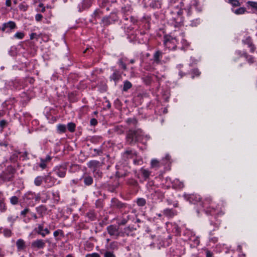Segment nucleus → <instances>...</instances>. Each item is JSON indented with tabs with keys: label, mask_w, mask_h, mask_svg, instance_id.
<instances>
[{
	"label": "nucleus",
	"mask_w": 257,
	"mask_h": 257,
	"mask_svg": "<svg viewBox=\"0 0 257 257\" xmlns=\"http://www.w3.org/2000/svg\"><path fill=\"white\" fill-rule=\"evenodd\" d=\"M144 134L141 129L129 130L126 135L125 141L127 144L134 145L138 142H143Z\"/></svg>",
	"instance_id": "1"
},
{
	"label": "nucleus",
	"mask_w": 257,
	"mask_h": 257,
	"mask_svg": "<svg viewBox=\"0 0 257 257\" xmlns=\"http://www.w3.org/2000/svg\"><path fill=\"white\" fill-rule=\"evenodd\" d=\"M16 169L12 166H8L0 175V179L5 182L12 181L16 173Z\"/></svg>",
	"instance_id": "2"
},
{
	"label": "nucleus",
	"mask_w": 257,
	"mask_h": 257,
	"mask_svg": "<svg viewBox=\"0 0 257 257\" xmlns=\"http://www.w3.org/2000/svg\"><path fill=\"white\" fill-rule=\"evenodd\" d=\"M34 230L36 233L41 235L43 237H45L47 234H49L50 233V231L48 228H44L43 223L42 224H39L37 227L35 228Z\"/></svg>",
	"instance_id": "3"
},
{
	"label": "nucleus",
	"mask_w": 257,
	"mask_h": 257,
	"mask_svg": "<svg viewBox=\"0 0 257 257\" xmlns=\"http://www.w3.org/2000/svg\"><path fill=\"white\" fill-rule=\"evenodd\" d=\"M106 229L109 234L115 236V238H117L119 236L120 232L118 227L114 225H110L107 227Z\"/></svg>",
	"instance_id": "4"
},
{
	"label": "nucleus",
	"mask_w": 257,
	"mask_h": 257,
	"mask_svg": "<svg viewBox=\"0 0 257 257\" xmlns=\"http://www.w3.org/2000/svg\"><path fill=\"white\" fill-rule=\"evenodd\" d=\"M46 245V242L44 240L39 239L32 242L31 246L34 249H43Z\"/></svg>",
	"instance_id": "5"
},
{
	"label": "nucleus",
	"mask_w": 257,
	"mask_h": 257,
	"mask_svg": "<svg viewBox=\"0 0 257 257\" xmlns=\"http://www.w3.org/2000/svg\"><path fill=\"white\" fill-rule=\"evenodd\" d=\"M67 168L65 166H60L55 168L54 172L60 177L63 178L65 176Z\"/></svg>",
	"instance_id": "6"
},
{
	"label": "nucleus",
	"mask_w": 257,
	"mask_h": 257,
	"mask_svg": "<svg viewBox=\"0 0 257 257\" xmlns=\"http://www.w3.org/2000/svg\"><path fill=\"white\" fill-rule=\"evenodd\" d=\"M44 181L47 184V187L50 188L54 185L56 179L51 176L50 175H48L44 177Z\"/></svg>",
	"instance_id": "7"
},
{
	"label": "nucleus",
	"mask_w": 257,
	"mask_h": 257,
	"mask_svg": "<svg viewBox=\"0 0 257 257\" xmlns=\"http://www.w3.org/2000/svg\"><path fill=\"white\" fill-rule=\"evenodd\" d=\"M111 206L113 207H116L117 208H124L126 207V205L125 204H124L119 201H118L116 198H114L112 199L111 200Z\"/></svg>",
	"instance_id": "8"
},
{
	"label": "nucleus",
	"mask_w": 257,
	"mask_h": 257,
	"mask_svg": "<svg viewBox=\"0 0 257 257\" xmlns=\"http://www.w3.org/2000/svg\"><path fill=\"white\" fill-rule=\"evenodd\" d=\"M121 77V76L119 72L117 70H115L112 74L110 76L109 79L110 81H113L114 82L115 85H116Z\"/></svg>",
	"instance_id": "9"
},
{
	"label": "nucleus",
	"mask_w": 257,
	"mask_h": 257,
	"mask_svg": "<svg viewBox=\"0 0 257 257\" xmlns=\"http://www.w3.org/2000/svg\"><path fill=\"white\" fill-rule=\"evenodd\" d=\"M16 246L18 251L23 250L26 247L25 241L22 239H19L16 242Z\"/></svg>",
	"instance_id": "10"
},
{
	"label": "nucleus",
	"mask_w": 257,
	"mask_h": 257,
	"mask_svg": "<svg viewBox=\"0 0 257 257\" xmlns=\"http://www.w3.org/2000/svg\"><path fill=\"white\" fill-rule=\"evenodd\" d=\"M163 213L166 216L169 217H173L175 215L177 214V213L176 211L173 210L172 209H169L167 208L163 211Z\"/></svg>",
	"instance_id": "11"
},
{
	"label": "nucleus",
	"mask_w": 257,
	"mask_h": 257,
	"mask_svg": "<svg viewBox=\"0 0 257 257\" xmlns=\"http://www.w3.org/2000/svg\"><path fill=\"white\" fill-rule=\"evenodd\" d=\"M135 153L132 150H126L123 154V158L124 160H127L129 159L133 158Z\"/></svg>",
	"instance_id": "12"
},
{
	"label": "nucleus",
	"mask_w": 257,
	"mask_h": 257,
	"mask_svg": "<svg viewBox=\"0 0 257 257\" xmlns=\"http://www.w3.org/2000/svg\"><path fill=\"white\" fill-rule=\"evenodd\" d=\"M162 56V53L160 51H156L153 56L154 61L156 63L159 64L160 62V59Z\"/></svg>",
	"instance_id": "13"
},
{
	"label": "nucleus",
	"mask_w": 257,
	"mask_h": 257,
	"mask_svg": "<svg viewBox=\"0 0 257 257\" xmlns=\"http://www.w3.org/2000/svg\"><path fill=\"white\" fill-rule=\"evenodd\" d=\"M161 163L156 159H153L151 161V165L152 168L158 169L161 166Z\"/></svg>",
	"instance_id": "14"
},
{
	"label": "nucleus",
	"mask_w": 257,
	"mask_h": 257,
	"mask_svg": "<svg viewBox=\"0 0 257 257\" xmlns=\"http://www.w3.org/2000/svg\"><path fill=\"white\" fill-rule=\"evenodd\" d=\"M88 0H84L81 2L78 6L79 12H81L86 8V4L88 3Z\"/></svg>",
	"instance_id": "15"
},
{
	"label": "nucleus",
	"mask_w": 257,
	"mask_h": 257,
	"mask_svg": "<svg viewBox=\"0 0 257 257\" xmlns=\"http://www.w3.org/2000/svg\"><path fill=\"white\" fill-rule=\"evenodd\" d=\"M231 11L232 12H233L236 15H241L245 13L246 11L245 8L243 7H240L239 8L236 10H234L233 9H231Z\"/></svg>",
	"instance_id": "16"
},
{
	"label": "nucleus",
	"mask_w": 257,
	"mask_h": 257,
	"mask_svg": "<svg viewBox=\"0 0 257 257\" xmlns=\"http://www.w3.org/2000/svg\"><path fill=\"white\" fill-rule=\"evenodd\" d=\"M99 164V162L96 160H92L88 163V167L90 168L95 169Z\"/></svg>",
	"instance_id": "17"
},
{
	"label": "nucleus",
	"mask_w": 257,
	"mask_h": 257,
	"mask_svg": "<svg viewBox=\"0 0 257 257\" xmlns=\"http://www.w3.org/2000/svg\"><path fill=\"white\" fill-rule=\"evenodd\" d=\"M225 1L231 4L233 7H239L240 6V3L238 0H225Z\"/></svg>",
	"instance_id": "18"
},
{
	"label": "nucleus",
	"mask_w": 257,
	"mask_h": 257,
	"mask_svg": "<svg viewBox=\"0 0 257 257\" xmlns=\"http://www.w3.org/2000/svg\"><path fill=\"white\" fill-rule=\"evenodd\" d=\"M140 171L145 179H147L149 177L150 175V172L149 170L142 168Z\"/></svg>",
	"instance_id": "19"
},
{
	"label": "nucleus",
	"mask_w": 257,
	"mask_h": 257,
	"mask_svg": "<svg viewBox=\"0 0 257 257\" xmlns=\"http://www.w3.org/2000/svg\"><path fill=\"white\" fill-rule=\"evenodd\" d=\"M101 21L104 26H108L111 24L110 21V16L103 17Z\"/></svg>",
	"instance_id": "20"
},
{
	"label": "nucleus",
	"mask_w": 257,
	"mask_h": 257,
	"mask_svg": "<svg viewBox=\"0 0 257 257\" xmlns=\"http://www.w3.org/2000/svg\"><path fill=\"white\" fill-rule=\"evenodd\" d=\"M5 26L7 27V29L9 28L10 30L14 29L16 27L15 23L13 21L5 23Z\"/></svg>",
	"instance_id": "21"
},
{
	"label": "nucleus",
	"mask_w": 257,
	"mask_h": 257,
	"mask_svg": "<svg viewBox=\"0 0 257 257\" xmlns=\"http://www.w3.org/2000/svg\"><path fill=\"white\" fill-rule=\"evenodd\" d=\"M132 87V83L130 81H127V80L125 81L124 82L123 90L124 91H127L128 90V89H130Z\"/></svg>",
	"instance_id": "22"
},
{
	"label": "nucleus",
	"mask_w": 257,
	"mask_h": 257,
	"mask_svg": "<svg viewBox=\"0 0 257 257\" xmlns=\"http://www.w3.org/2000/svg\"><path fill=\"white\" fill-rule=\"evenodd\" d=\"M43 181H44V177L38 176L35 178L34 183L36 186H39L41 185Z\"/></svg>",
	"instance_id": "23"
},
{
	"label": "nucleus",
	"mask_w": 257,
	"mask_h": 257,
	"mask_svg": "<svg viewBox=\"0 0 257 257\" xmlns=\"http://www.w3.org/2000/svg\"><path fill=\"white\" fill-rule=\"evenodd\" d=\"M84 182L86 185H90L93 182V179L90 176H86L84 178Z\"/></svg>",
	"instance_id": "24"
},
{
	"label": "nucleus",
	"mask_w": 257,
	"mask_h": 257,
	"mask_svg": "<svg viewBox=\"0 0 257 257\" xmlns=\"http://www.w3.org/2000/svg\"><path fill=\"white\" fill-rule=\"evenodd\" d=\"M126 122L129 125H136L137 120L135 118H129L126 119Z\"/></svg>",
	"instance_id": "25"
},
{
	"label": "nucleus",
	"mask_w": 257,
	"mask_h": 257,
	"mask_svg": "<svg viewBox=\"0 0 257 257\" xmlns=\"http://www.w3.org/2000/svg\"><path fill=\"white\" fill-rule=\"evenodd\" d=\"M75 124L73 122H69L67 124L68 129L70 132H74L75 130Z\"/></svg>",
	"instance_id": "26"
},
{
	"label": "nucleus",
	"mask_w": 257,
	"mask_h": 257,
	"mask_svg": "<svg viewBox=\"0 0 257 257\" xmlns=\"http://www.w3.org/2000/svg\"><path fill=\"white\" fill-rule=\"evenodd\" d=\"M137 203L139 206H144L146 204V201L145 199L140 198L138 199Z\"/></svg>",
	"instance_id": "27"
},
{
	"label": "nucleus",
	"mask_w": 257,
	"mask_h": 257,
	"mask_svg": "<svg viewBox=\"0 0 257 257\" xmlns=\"http://www.w3.org/2000/svg\"><path fill=\"white\" fill-rule=\"evenodd\" d=\"M6 210V206L4 203V199H0V211L1 212H4Z\"/></svg>",
	"instance_id": "28"
},
{
	"label": "nucleus",
	"mask_w": 257,
	"mask_h": 257,
	"mask_svg": "<svg viewBox=\"0 0 257 257\" xmlns=\"http://www.w3.org/2000/svg\"><path fill=\"white\" fill-rule=\"evenodd\" d=\"M18 202H19V198L16 196H12L10 198V202L13 205L17 204L18 203Z\"/></svg>",
	"instance_id": "29"
},
{
	"label": "nucleus",
	"mask_w": 257,
	"mask_h": 257,
	"mask_svg": "<svg viewBox=\"0 0 257 257\" xmlns=\"http://www.w3.org/2000/svg\"><path fill=\"white\" fill-rule=\"evenodd\" d=\"M118 64L119 66L121 67V68L123 70L126 69V66L124 62H123V60L122 58H120L118 60Z\"/></svg>",
	"instance_id": "30"
},
{
	"label": "nucleus",
	"mask_w": 257,
	"mask_h": 257,
	"mask_svg": "<svg viewBox=\"0 0 257 257\" xmlns=\"http://www.w3.org/2000/svg\"><path fill=\"white\" fill-rule=\"evenodd\" d=\"M57 129L60 133H64L66 130V127L64 124H59Z\"/></svg>",
	"instance_id": "31"
},
{
	"label": "nucleus",
	"mask_w": 257,
	"mask_h": 257,
	"mask_svg": "<svg viewBox=\"0 0 257 257\" xmlns=\"http://www.w3.org/2000/svg\"><path fill=\"white\" fill-rule=\"evenodd\" d=\"M248 6L250 7L255 10H257V3L254 2L248 1L247 2Z\"/></svg>",
	"instance_id": "32"
},
{
	"label": "nucleus",
	"mask_w": 257,
	"mask_h": 257,
	"mask_svg": "<svg viewBox=\"0 0 257 257\" xmlns=\"http://www.w3.org/2000/svg\"><path fill=\"white\" fill-rule=\"evenodd\" d=\"M102 14V12L99 10H95L92 15L95 19L100 18V15Z\"/></svg>",
	"instance_id": "33"
},
{
	"label": "nucleus",
	"mask_w": 257,
	"mask_h": 257,
	"mask_svg": "<svg viewBox=\"0 0 257 257\" xmlns=\"http://www.w3.org/2000/svg\"><path fill=\"white\" fill-rule=\"evenodd\" d=\"M25 36V34L23 32H17L14 35V37L18 39H22Z\"/></svg>",
	"instance_id": "34"
},
{
	"label": "nucleus",
	"mask_w": 257,
	"mask_h": 257,
	"mask_svg": "<svg viewBox=\"0 0 257 257\" xmlns=\"http://www.w3.org/2000/svg\"><path fill=\"white\" fill-rule=\"evenodd\" d=\"M243 55L246 58L248 63H252L253 62V58L252 57L248 56L245 53H244Z\"/></svg>",
	"instance_id": "35"
},
{
	"label": "nucleus",
	"mask_w": 257,
	"mask_h": 257,
	"mask_svg": "<svg viewBox=\"0 0 257 257\" xmlns=\"http://www.w3.org/2000/svg\"><path fill=\"white\" fill-rule=\"evenodd\" d=\"M3 232H4V235L5 236L10 237L11 236L12 232L10 229H7V228L4 229Z\"/></svg>",
	"instance_id": "36"
},
{
	"label": "nucleus",
	"mask_w": 257,
	"mask_h": 257,
	"mask_svg": "<svg viewBox=\"0 0 257 257\" xmlns=\"http://www.w3.org/2000/svg\"><path fill=\"white\" fill-rule=\"evenodd\" d=\"M129 219H130L129 216H127L126 218H123L122 219L121 221L118 223V225H125Z\"/></svg>",
	"instance_id": "37"
},
{
	"label": "nucleus",
	"mask_w": 257,
	"mask_h": 257,
	"mask_svg": "<svg viewBox=\"0 0 257 257\" xmlns=\"http://www.w3.org/2000/svg\"><path fill=\"white\" fill-rule=\"evenodd\" d=\"M192 78H194L195 76H199L200 72H199V70L198 69H194L192 70Z\"/></svg>",
	"instance_id": "38"
},
{
	"label": "nucleus",
	"mask_w": 257,
	"mask_h": 257,
	"mask_svg": "<svg viewBox=\"0 0 257 257\" xmlns=\"http://www.w3.org/2000/svg\"><path fill=\"white\" fill-rule=\"evenodd\" d=\"M104 257H115L113 252L107 251L104 253Z\"/></svg>",
	"instance_id": "39"
},
{
	"label": "nucleus",
	"mask_w": 257,
	"mask_h": 257,
	"mask_svg": "<svg viewBox=\"0 0 257 257\" xmlns=\"http://www.w3.org/2000/svg\"><path fill=\"white\" fill-rule=\"evenodd\" d=\"M8 124V122L6 120H2L0 121V127L2 128L5 127Z\"/></svg>",
	"instance_id": "40"
},
{
	"label": "nucleus",
	"mask_w": 257,
	"mask_h": 257,
	"mask_svg": "<svg viewBox=\"0 0 257 257\" xmlns=\"http://www.w3.org/2000/svg\"><path fill=\"white\" fill-rule=\"evenodd\" d=\"M46 163L43 159H41V163L40 164V167L42 169H45L46 167Z\"/></svg>",
	"instance_id": "41"
},
{
	"label": "nucleus",
	"mask_w": 257,
	"mask_h": 257,
	"mask_svg": "<svg viewBox=\"0 0 257 257\" xmlns=\"http://www.w3.org/2000/svg\"><path fill=\"white\" fill-rule=\"evenodd\" d=\"M115 131L117 134L121 135L123 134L124 131L121 127H117L115 128Z\"/></svg>",
	"instance_id": "42"
},
{
	"label": "nucleus",
	"mask_w": 257,
	"mask_h": 257,
	"mask_svg": "<svg viewBox=\"0 0 257 257\" xmlns=\"http://www.w3.org/2000/svg\"><path fill=\"white\" fill-rule=\"evenodd\" d=\"M85 257H100V255L97 253H89L86 255Z\"/></svg>",
	"instance_id": "43"
},
{
	"label": "nucleus",
	"mask_w": 257,
	"mask_h": 257,
	"mask_svg": "<svg viewBox=\"0 0 257 257\" xmlns=\"http://www.w3.org/2000/svg\"><path fill=\"white\" fill-rule=\"evenodd\" d=\"M53 234L55 237H57L59 234L63 235V232L61 230H57L54 232Z\"/></svg>",
	"instance_id": "44"
},
{
	"label": "nucleus",
	"mask_w": 257,
	"mask_h": 257,
	"mask_svg": "<svg viewBox=\"0 0 257 257\" xmlns=\"http://www.w3.org/2000/svg\"><path fill=\"white\" fill-rule=\"evenodd\" d=\"M29 211H30V209L28 208H26L24 210H23V211H22L21 212V215L23 216H25L26 214L27 213H28L29 212Z\"/></svg>",
	"instance_id": "45"
},
{
	"label": "nucleus",
	"mask_w": 257,
	"mask_h": 257,
	"mask_svg": "<svg viewBox=\"0 0 257 257\" xmlns=\"http://www.w3.org/2000/svg\"><path fill=\"white\" fill-rule=\"evenodd\" d=\"M90 124L93 126H95L97 123V120L95 118H92L90 120Z\"/></svg>",
	"instance_id": "46"
},
{
	"label": "nucleus",
	"mask_w": 257,
	"mask_h": 257,
	"mask_svg": "<svg viewBox=\"0 0 257 257\" xmlns=\"http://www.w3.org/2000/svg\"><path fill=\"white\" fill-rule=\"evenodd\" d=\"M43 18V16L41 14H38L35 16V19L37 21H40Z\"/></svg>",
	"instance_id": "47"
},
{
	"label": "nucleus",
	"mask_w": 257,
	"mask_h": 257,
	"mask_svg": "<svg viewBox=\"0 0 257 257\" xmlns=\"http://www.w3.org/2000/svg\"><path fill=\"white\" fill-rule=\"evenodd\" d=\"M35 38L38 39V35L36 33H32L30 35V39L33 40Z\"/></svg>",
	"instance_id": "48"
},
{
	"label": "nucleus",
	"mask_w": 257,
	"mask_h": 257,
	"mask_svg": "<svg viewBox=\"0 0 257 257\" xmlns=\"http://www.w3.org/2000/svg\"><path fill=\"white\" fill-rule=\"evenodd\" d=\"M6 5L7 7H10L11 6V0H6Z\"/></svg>",
	"instance_id": "49"
},
{
	"label": "nucleus",
	"mask_w": 257,
	"mask_h": 257,
	"mask_svg": "<svg viewBox=\"0 0 257 257\" xmlns=\"http://www.w3.org/2000/svg\"><path fill=\"white\" fill-rule=\"evenodd\" d=\"M206 257H212V253L210 251L207 250L206 251Z\"/></svg>",
	"instance_id": "50"
},
{
	"label": "nucleus",
	"mask_w": 257,
	"mask_h": 257,
	"mask_svg": "<svg viewBox=\"0 0 257 257\" xmlns=\"http://www.w3.org/2000/svg\"><path fill=\"white\" fill-rule=\"evenodd\" d=\"M51 159V158L50 156H47L46 158L44 159V160L45 161V162L47 163L49 161H50Z\"/></svg>",
	"instance_id": "51"
},
{
	"label": "nucleus",
	"mask_w": 257,
	"mask_h": 257,
	"mask_svg": "<svg viewBox=\"0 0 257 257\" xmlns=\"http://www.w3.org/2000/svg\"><path fill=\"white\" fill-rule=\"evenodd\" d=\"M94 151L95 152H96V153L97 155H100L101 153H102V152L100 150H98V149H94Z\"/></svg>",
	"instance_id": "52"
},
{
	"label": "nucleus",
	"mask_w": 257,
	"mask_h": 257,
	"mask_svg": "<svg viewBox=\"0 0 257 257\" xmlns=\"http://www.w3.org/2000/svg\"><path fill=\"white\" fill-rule=\"evenodd\" d=\"M7 29V27L5 26V23L3 25V26L1 28V30L3 31H5Z\"/></svg>",
	"instance_id": "53"
},
{
	"label": "nucleus",
	"mask_w": 257,
	"mask_h": 257,
	"mask_svg": "<svg viewBox=\"0 0 257 257\" xmlns=\"http://www.w3.org/2000/svg\"><path fill=\"white\" fill-rule=\"evenodd\" d=\"M20 8L22 10L23 9L24 11H26L27 9V7H25L24 6H20Z\"/></svg>",
	"instance_id": "54"
},
{
	"label": "nucleus",
	"mask_w": 257,
	"mask_h": 257,
	"mask_svg": "<svg viewBox=\"0 0 257 257\" xmlns=\"http://www.w3.org/2000/svg\"><path fill=\"white\" fill-rule=\"evenodd\" d=\"M211 201V199L210 198H207L205 200V202H204V203L205 204H206V203H210V202Z\"/></svg>",
	"instance_id": "55"
},
{
	"label": "nucleus",
	"mask_w": 257,
	"mask_h": 257,
	"mask_svg": "<svg viewBox=\"0 0 257 257\" xmlns=\"http://www.w3.org/2000/svg\"><path fill=\"white\" fill-rule=\"evenodd\" d=\"M87 51H89V52H92V51H93V50H92V48H90V49H89V48H87V49H86L85 50V51L84 52V53H85Z\"/></svg>",
	"instance_id": "56"
},
{
	"label": "nucleus",
	"mask_w": 257,
	"mask_h": 257,
	"mask_svg": "<svg viewBox=\"0 0 257 257\" xmlns=\"http://www.w3.org/2000/svg\"><path fill=\"white\" fill-rule=\"evenodd\" d=\"M0 146H5V147H7V144L5 143H0Z\"/></svg>",
	"instance_id": "57"
},
{
	"label": "nucleus",
	"mask_w": 257,
	"mask_h": 257,
	"mask_svg": "<svg viewBox=\"0 0 257 257\" xmlns=\"http://www.w3.org/2000/svg\"><path fill=\"white\" fill-rule=\"evenodd\" d=\"M32 216H33V217H34L35 219H37V215H36V214L33 213V214H32Z\"/></svg>",
	"instance_id": "58"
},
{
	"label": "nucleus",
	"mask_w": 257,
	"mask_h": 257,
	"mask_svg": "<svg viewBox=\"0 0 257 257\" xmlns=\"http://www.w3.org/2000/svg\"><path fill=\"white\" fill-rule=\"evenodd\" d=\"M182 67H183V65H182V64H179V65H178L177 66V68H178V69H180V68H181Z\"/></svg>",
	"instance_id": "59"
},
{
	"label": "nucleus",
	"mask_w": 257,
	"mask_h": 257,
	"mask_svg": "<svg viewBox=\"0 0 257 257\" xmlns=\"http://www.w3.org/2000/svg\"><path fill=\"white\" fill-rule=\"evenodd\" d=\"M135 60L134 59H131V60H130V63H131V64H133V63H135Z\"/></svg>",
	"instance_id": "60"
},
{
	"label": "nucleus",
	"mask_w": 257,
	"mask_h": 257,
	"mask_svg": "<svg viewBox=\"0 0 257 257\" xmlns=\"http://www.w3.org/2000/svg\"><path fill=\"white\" fill-rule=\"evenodd\" d=\"M66 257H73L72 255L71 254H68L66 256Z\"/></svg>",
	"instance_id": "61"
},
{
	"label": "nucleus",
	"mask_w": 257,
	"mask_h": 257,
	"mask_svg": "<svg viewBox=\"0 0 257 257\" xmlns=\"http://www.w3.org/2000/svg\"><path fill=\"white\" fill-rule=\"evenodd\" d=\"M45 8H43L42 9V10L41 12H45Z\"/></svg>",
	"instance_id": "62"
},
{
	"label": "nucleus",
	"mask_w": 257,
	"mask_h": 257,
	"mask_svg": "<svg viewBox=\"0 0 257 257\" xmlns=\"http://www.w3.org/2000/svg\"><path fill=\"white\" fill-rule=\"evenodd\" d=\"M179 74L181 76V77H182V76H183L182 72H180Z\"/></svg>",
	"instance_id": "63"
},
{
	"label": "nucleus",
	"mask_w": 257,
	"mask_h": 257,
	"mask_svg": "<svg viewBox=\"0 0 257 257\" xmlns=\"http://www.w3.org/2000/svg\"><path fill=\"white\" fill-rule=\"evenodd\" d=\"M251 51L252 52H253V51H254V48H251Z\"/></svg>",
	"instance_id": "64"
}]
</instances>
